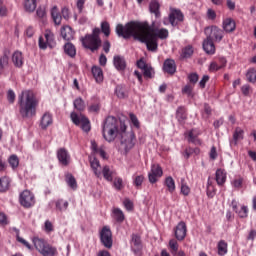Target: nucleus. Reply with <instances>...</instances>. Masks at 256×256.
<instances>
[{
  "mask_svg": "<svg viewBox=\"0 0 256 256\" xmlns=\"http://www.w3.org/2000/svg\"><path fill=\"white\" fill-rule=\"evenodd\" d=\"M152 31H155L149 22H139V21H130L123 24H118L116 26V35L118 37H123V39H137L141 43H145L148 51H157L159 44L157 43L156 37L151 34Z\"/></svg>",
  "mask_w": 256,
  "mask_h": 256,
  "instance_id": "nucleus-1",
  "label": "nucleus"
},
{
  "mask_svg": "<svg viewBox=\"0 0 256 256\" xmlns=\"http://www.w3.org/2000/svg\"><path fill=\"white\" fill-rule=\"evenodd\" d=\"M18 109L22 119H31L37 115V108L39 107V99L31 90L22 91L18 96Z\"/></svg>",
  "mask_w": 256,
  "mask_h": 256,
  "instance_id": "nucleus-2",
  "label": "nucleus"
},
{
  "mask_svg": "<svg viewBox=\"0 0 256 256\" xmlns=\"http://www.w3.org/2000/svg\"><path fill=\"white\" fill-rule=\"evenodd\" d=\"M125 131H127V125L114 116H108L102 124V136L108 143H113L117 136L123 135Z\"/></svg>",
  "mask_w": 256,
  "mask_h": 256,
  "instance_id": "nucleus-3",
  "label": "nucleus"
},
{
  "mask_svg": "<svg viewBox=\"0 0 256 256\" xmlns=\"http://www.w3.org/2000/svg\"><path fill=\"white\" fill-rule=\"evenodd\" d=\"M101 29L94 28L91 34H86L84 37L81 38V43L84 49H89L92 53L95 51H99L101 47Z\"/></svg>",
  "mask_w": 256,
  "mask_h": 256,
  "instance_id": "nucleus-4",
  "label": "nucleus"
},
{
  "mask_svg": "<svg viewBox=\"0 0 256 256\" xmlns=\"http://www.w3.org/2000/svg\"><path fill=\"white\" fill-rule=\"evenodd\" d=\"M33 245L41 255L43 256H55L57 255V248L51 246L45 239L34 237L32 238Z\"/></svg>",
  "mask_w": 256,
  "mask_h": 256,
  "instance_id": "nucleus-5",
  "label": "nucleus"
},
{
  "mask_svg": "<svg viewBox=\"0 0 256 256\" xmlns=\"http://www.w3.org/2000/svg\"><path fill=\"white\" fill-rule=\"evenodd\" d=\"M70 119L74 125L80 127L85 133H89V131H91V121H89L87 116L83 114L78 115L76 112H72L70 114Z\"/></svg>",
  "mask_w": 256,
  "mask_h": 256,
  "instance_id": "nucleus-6",
  "label": "nucleus"
},
{
  "mask_svg": "<svg viewBox=\"0 0 256 256\" xmlns=\"http://www.w3.org/2000/svg\"><path fill=\"white\" fill-rule=\"evenodd\" d=\"M19 203L24 209H31L35 205V195L29 190H24L19 196Z\"/></svg>",
  "mask_w": 256,
  "mask_h": 256,
  "instance_id": "nucleus-7",
  "label": "nucleus"
},
{
  "mask_svg": "<svg viewBox=\"0 0 256 256\" xmlns=\"http://www.w3.org/2000/svg\"><path fill=\"white\" fill-rule=\"evenodd\" d=\"M100 241L106 249H111L113 247V233L109 226H104L100 232Z\"/></svg>",
  "mask_w": 256,
  "mask_h": 256,
  "instance_id": "nucleus-8",
  "label": "nucleus"
},
{
  "mask_svg": "<svg viewBox=\"0 0 256 256\" xmlns=\"http://www.w3.org/2000/svg\"><path fill=\"white\" fill-rule=\"evenodd\" d=\"M210 32L207 36L208 39L215 41V43H221L223 41V37H225V31L218 26H211L206 28L205 32Z\"/></svg>",
  "mask_w": 256,
  "mask_h": 256,
  "instance_id": "nucleus-9",
  "label": "nucleus"
},
{
  "mask_svg": "<svg viewBox=\"0 0 256 256\" xmlns=\"http://www.w3.org/2000/svg\"><path fill=\"white\" fill-rule=\"evenodd\" d=\"M168 19L172 27H177L179 23H183L185 15H183L180 9L171 8Z\"/></svg>",
  "mask_w": 256,
  "mask_h": 256,
  "instance_id": "nucleus-10",
  "label": "nucleus"
},
{
  "mask_svg": "<svg viewBox=\"0 0 256 256\" xmlns=\"http://www.w3.org/2000/svg\"><path fill=\"white\" fill-rule=\"evenodd\" d=\"M163 177V168H161V165L159 164H152L151 165V170L148 173V181L152 185L157 183L159 179Z\"/></svg>",
  "mask_w": 256,
  "mask_h": 256,
  "instance_id": "nucleus-11",
  "label": "nucleus"
},
{
  "mask_svg": "<svg viewBox=\"0 0 256 256\" xmlns=\"http://www.w3.org/2000/svg\"><path fill=\"white\" fill-rule=\"evenodd\" d=\"M174 235L177 241H185L187 237V224L183 221L179 222L174 228Z\"/></svg>",
  "mask_w": 256,
  "mask_h": 256,
  "instance_id": "nucleus-12",
  "label": "nucleus"
},
{
  "mask_svg": "<svg viewBox=\"0 0 256 256\" xmlns=\"http://www.w3.org/2000/svg\"><path fill=\"white\" fill-rule=\"evenodd\" d=\"M57 159L61 165L64 167L69 166V163H71V155L69 154V151L65 148H60L57 151Z\"/></svg>",
  "mask_w": 256,
  "mask_h": 256,
  "instance_id": "nucleus-13",
  "label": "nucleus"
},
{
  "mask_svg": "<svg viewBox=\"0 0 256 256\" xmlns=\"http://www.w3.org/2000/svg\"><path fill=\"white\" fill-rule=\"evenodd\" d=\"M131 251L134 255L141 256V251H143V244L141 243V237L137 234L132 235Z\"/></svg>",
  "mask_w": 256,
  "mask_h": 256,
  "instance_id": "nucleus-14",
  "label": "nucleus"
},
{
  "mask_svg": "<svg viewBox=\"0 0 256 256\" xmlns=\"http://www.w3.org/2000/svg\"><path fill=\"white\" fill-rule=\"evenodd\" d=\"M232 209L233 211H235L238 214V217H240V219H247L249 217V207L242 205L237 206V201H232Z\"/></svg>",
  "mask_w": 256,
  "mask_h": 256,
  "instance_id": "nucleus-15",
  "label": "nucleus"
},
{
  "mask_svg": "<svg viewBox=\"0 0 256 256\" xmlns=\"http://www.w3.org/2000/svg\"><path fill=\"white\" fill-rule=\"evenodd\" d=\"M149 11L151 15L155 16V19H161V4L159 3V0L150 1Z\"/></svg>",
  "mask_w": 256,
  "mask_h": 256,
  "instance_id": "nucleus-16",
  "label": "nucleus"
},
{
  "mask_svg": "<svg viewBox=\"0 0 256 256\" xmlns=\"http://www.w3.org/2000/svg\"><path fill=\"white\" fill-rule=\"evenodd\" d=\"M222 29L225 33H233L237 29V24L233 18H225L222 22Z\"/></svg>",
  "mask_w": 256,
  "mask_h": 256,
  "instance_id": "nucleus-17",
  "label": "nucleus"
},
{
  "mask_svg": "<svg viewBox=\"0 0 256 256\" xmlns=\"http://www.w3.org/2000/svg\"><path fill=\"white\" fill-rule=\"evenodd\" d=\"M185 137H187L188 143H193V145H201V139H199V132L197 130L192 129L185 133Z\"/></svg>",
  "mask_w": 256,
  "mask_h": 256,
  "instance_id": "nucleus-18",
  "label": "nucleus"
},
{
  "mask_svg": "<svg viewBox=\"0 0 256 256\" xmlns=\"http://www.w3.org/2000/svg\"><path fill=\"white\" fill-rule=\"evenodd\" d=\"M163 70L165 73H168V75H175V72L177 71L175 60L166 59L163 64Z\"/></svg>",
  "mask_w": 256,
  "mask_h": 256,
  "instance_id": "nucleus-19",
  "label": "nucleus"
},
{
  "mask_svg": "<svg viewBox=\"0 0 256 256\" xmlns=\"http://www.w3.org/2000/svg\"><path fill=\"white\" fill-rule=\"evenodd\" d=\"M61 37L64 41H73L75 39V31H73L71 26H64L61 29Z\"/></svg>",
  "mask_w": 256,
  "mask_h": 256,
  "instance_id": "nucleus-20",
  "label": "nucleus"
},
{
  "mask_svg": "<svg viewBox=\"0 0 256 256\" xmlns=\"http://www.w3.org/2000/svg\"><path fill=\"white\" fill-rule=\"evenodd\" d=\"M202 47L205 51V53H207V55H215V43L213 42V40H211V38H206L203 41Z\"/></svg>",
  "mask_w": 256,
  "mask_h": 256,
  "instance_id": "nucleus-21",
  "label": "nucleus"
},
{
  "mask_svg": "<svg viewBox=\"0 0 256 256\" xmlns=\"http://www.w3.org/2000/svg\"><path fill=\"white\" fill-rule=\"evenodd\" d=\"M53 125V114L50 112H46L43 114L40 120L41 129H47V127Z\"/></svg>",
  "mask_w": 256,
  "mask_h": 256,
  "instance_id": "nucleus-22",
  "label": "nucleus"
},
{
  "mask_svg": "<svg viewBox=\"0 0 256 256\" xmlns=\"http://www.w3.org/2000/svg\"><path fill=\"white\" fill-rule=\"evenodd\" d=\"M113 63L117 71H125L127 69V61H125V57L123 56H114Z\"/></svg>",
  "mask_w": 256,
  "mask_h": 256,
  "instance_id": "nucleus-23",
  "label": "nucleus"
},
{
  "mask_svg": "<svg viewBox=\"0 0 256 256\" xmlns=\"http://www.w3.org/2000/svg\"><path fill=\"white\" fill-rule=\"evenodd\" d=\"M12 63L18 69H21V67H23V63H24L23 53L20 51H15L12 55Z\"/></svg>",
  "mask_w": 256,
  "mask_h": 256,
  "instance_id": "nucleus-24",
  "label": "nucleus"
},
{
  "mask_svg": "<svg viewBox=\"0 0 256 256\" xmlns=\"http://www.w3.org/2000/svg\"><path fill=\"white\" fill-rule=\"evenodd\" d=\"M90 167L95 175V177H101V163L97 158H90Z\"/></svg>",
  "mask_w": 256,
  "mask_h": 256,
  "instance_id": "nucleus-25",
  "label": "nucleus"
},
{
  "mask_svg": "<svg viewBox=\"0 0 256 256\" xmlns=\"http://www.w3.org/2000/svg\"><path fill=\"white\" fill-rule=\"evenodd\" d=\"M195 53V48L193 45H187L182 48L180 53L181 59H191L193 57V54Z\"/></svg>",
  "mask_w": 256,
  "mask_h": 256,
  "instance_id": "nucleus-26",
  "label": "nucleus"
},
{
  "mask_svg": "<svg viewBox=\"0 0 256 256\" xmlns=\"http://www.w3.org/2000/svg\"><path fill=\"white\" fill-rule=\"evenodd\" d=\"M176 119L180 125H184L185 121L187 120V110L185 107L180 106L176 110Z\"/></svg>",
  "mask_w": 256,
  "mask_h": 256,
  "instance_id": "nucleus-27",
  "label": "nucleus"
},
{
  "mask_svg": "<svg viewBox=\"0 0 256 256\" xmlns=\"http://www.w3.org/2000/svg\"><path fill=\"white\" fill-rule=\"evenodd\" d=\"M225 181H227V173H225V170L223 169H218L216 171L217 185H219L220 187H223V185H225Z\"/></svg>",
  "mask_w": 256,
  "mask_h": 256,
  "instance_id": "nucleus-28",
  "label": "nucleus"
},
{
  "mask_svg": "<svg viewBox=\"0 0 256 256\" xmlns=\"http://www.w3.org/2000/svg\"><path fill=\"white\" fill-rule=\"evenodd\" d=\"M151 35L156 39H167V37H169V30L165 28L154 29V31L151 32Z\"/></svg>",
  "mask_w": 256,
  "mask_h": 256,
  "instance_id": "nucleus-29",
  "label": "nucleus"
},
{
  "mask_svg": "<svg viewBox=\"0 0 256 256\" xmlns=\"http://www.w3.org/2000/svg\"><path fill=\"white\" fill-rule=\"evenodd\" d=\"M91 71L96 83H102L103 69H101V67L99 66H93Z\"/></svg>",
  "mask_w": 256,
  "mask_h": 256,
  "instance_id": "nucleus-30",
  "label": "nucleus"
},
{
  "mask_svg": "<svg viewBox=\"0 0 256 256\" xmlns=\"http://www.w3.org/2000/svg\"><path fill=\"white\" fill-rule=\"evenodd\" d=\"M64 53L68 55V57H71L72 59L77 55V48H75V45L71 42H67L64 45Z\"/></svg>",
  "mask_w": 256,
  "mask_h": 256,
  "instance_id": "nucleus-31",
  "label": "nucleus"
},
{
  "mask_svg": "<svg viewBox=\"0 0 256 256\" xmlns=\"http://www.w3.org/2000/svg\"><path fill=\"white\" fill-rule=\"evenodd\" d=\"M101 175H103L104 179L106 181H113V175H115V171L111 170V168H109L108 165L104 166L102 171H101Z\"/></svg>",
  "mask_w": 256,
  "mask_h": 256,
  "instance_id": "nucleus-32",
  "label": "nucleus"
},
{
  "mask_svg": "<svg viewBox=\"0 0 256 256\" xmlns=\"http://www.w3.org/2000/svg\"><path fill=\"white\" fill-rule=\"evenodd\" d=\"M11 178L9 176H4L1 179V193H7L11 189Z\"/></svg>",
  "mask_w": 256,
  "mask_h": 256,
  "instance_id": "nucleus-33",
  "label": "nucleus"
},
{
  "mask_svg": "<svg viewBox=\"0 0 256 256\" xmlns=\"http://www.w3.org/2000/svg\"><path fill=\"white\" fill-rule=\"evenodd\" d=\"M24 9L27 13H33L37 9V0H24Z\"/></svg>",
  "mask_w": 256,
  "mask_h": 256,
  "instance_id": "nucleus-34",
  "label": "nucleus"
},
{
  "mask_svg": "<svg viewBox=\"0 0 256 256\" xmlns=\"http://www.w3.org/2000/svg\"><path fill=\"white\" fill-rule=\"evenodd\" d=\"M44 38L46 39L48 47H51V49H53V47H55V35L53 34V32H51L50 30H46L44 33Z\"/></svg>",
  "mask_w": 256,
  "mask_h": 256,
  "instance_id": "nucleus-35",
  "label": "nucleus"
},
{
  "mask_svg": "<svg viewBox=\"0 0 256 256\" xmlns=\"http://www.w3.org/2000/svg\"><path fill=\"white\" fill-rule=\"evenodd\" d=\"M180 193L184 195V197H189L191 193V188L187 185L185 178H181L180 180Z\"/></svg>",
  "mask_w": 256,
  "mask_h": 256,
  "instance_id": "nucleus-36",
  "label": "nucleus"
},
{
  "mask_svg": "<svg viewBox=\"0 0 256 256\" xmlns=\"http://www.w3.org/2000/svg\"><path fill=\"white\" fill-rule=\"evenodd\" d=\"M244 135H245V131L241 129V127H236L233 133L234 145H237L239 141H242Z\"/></svg>",
  "mask_w": 256,
  "mask_h": 256,
  "instance_id": "nucleus-37",
  "label": "nucleus"
},
{
  "mask_svg": "<svg viewBox=\"0 0 256 256\" xmlns=\"http://www.w3.org/2000/svg\"><path fill=\"white\" fill-rule=\"evenodd\" d=\"M51 17H52L53 22L55 23V25H61L62 16L59 13V9L57 8V6H54L52 8Z\"/></svg>",
  "mask_w": 256,
  "mask_h": 256,
  "instance_id": "nucleus-38",
  "label": "nucleus"
},
{
  "mask_svg": "<svg viewBox=\"0 0 256 256\" xmlns=\"http://www.w3.org/2000/svg\"><path fill=\"white\" fill-rule=\"evenodd\" d=\"M113 218L115 221H117V223H123L125 221V214L123 213V210L120 208H114Z\"/></svg>",
  "mask_w": 256,
  "mask_h": 256,
  "instance_id": "nucleus-39",
  "label": "nucleus"
},
{
  "mask_svg": "<svg viewBox=\"0 0 256 256\" xmlns=\"http://www.w3.org/2000/svg\"><path fill=\"white\" fill-rule=\"evenodd\" d=\"M65 180L70 189H73L74 191L75 189H77V180L75 179V176H73V174H66Z\"/></svg>",
  "mask_w": 256,
  "mask_h": 256,
  "instance_id": "nucleus-40",
  "label": "nucleus"
},
{
  "mask_svg": "<svg viewBox=\"0 0 256 256\" xmlns=\"http://www.w3.org/2000/svg\"><path fill=\"white\" fill-rule=\"evenodd\" d=\"M135 143H137V137L135 136L134 132H131L129 135V139L126 142L125 151H131V149L135 147Z\"/></svg>",
  "mask_w": 256,
  "mask_h": 256,
  "instance_id": "nucleus-41",
  "label": "nucleus"
},
{
  "mask_svg": "<svg viewBox=\"0 0 256 256\" xmlns=\"http://www.w3.org/2000/svg\"><path fill=\"white\" fill-rule=\"evenodd\" d=\"M164 185L167 187L169 193H175V180L173 179V177L168 176L166 177L165 181H164Z\"/></svg>",
  "mask_w": 256,
  "mask_h": 256,
  "instance_id": "nucleus-42",
  "label": "nucleus"
},
{
  "mask_svg": "<svg viewBox=\"0 0 256 256\" xmlns=\"http://www.w3.org/2000/svg\"><path fill=\"white\" fill-rule=\"evenodd\" d=\"M179 240L176 239H170L168 243V249L171 253V255H175L177 251H179Z\"/></svg>",
  "mask_w": 256,
  "mask_h": 256,
  "instance_id": "nucleus-43",
  "label": "nucleus"
},
{
  "mask_svg": "<svg viewBox=\"0 0 256 256\" xmlns=\"http://www.w3.org/2000/svg\"><path fill=\"white\" fill-rule=\"evenodd\" d=\"M227 247H228V244L226 243L225 240H220L218 242V245H217V249H218V255H227Z\"/></svg>",
  "mask_w": 256,
  "mask_h": 256,
  "instance_id": "nucleus-44",
  "label": "nucleus"
},
{
  "mask_svg": "<svg viewBox=\"0 0 256 256\" xmlns=\"http://www.w3.org/2000/svg\"><path fill=\"white\" fill-rule=\"evenodd\" d=\"M74 109H76V111H79L80 113L85 111V101H83V98H76L74 100Z\"/></svg>",
  "mask_w": 256,
  "mask_h": 256,
  "instance_id": "nucleus-45",
  "label": "nucleus"
},
{
  "mask_svg": "<svg viewBox=\"0 0 256 256\" xmlns=\"http://www.w3.org/2000/svg\"><path fill=\"white\" fill-rule=\"evenodd\" d=\"M89 113H99L101 111V103L97 98H94V102L88 107Z\"/></svg>",
  "mask_w": 256,
  "mask_h": 256,
  "instance_id": "nucleus-46",
  "label": "nucleus"
},
{
  "mask_svg": "<svg viewBox=\"0 0 256 256\" xmlns=\"http://www.w3.org/2000/svg\"><path fill=\"white\" fill-rule=\"evenodd\" d=\"M142 71L145 79H153V77H155V69H153L151 64H149L148 67L144 68Z\"/></svg>",
  "mask_w": 256,
  "mask_h": 256,
  "instance_id": "nucleus-47",
  "label": "nucleus"
},
{
  "mask_svg": "<svg viewBox=\"0 0 256 256\" xmlns=\"http://www.w3.org/2000/svg\"><path fill=\"white\" fill-rule=\"evenodd\" d=\"M246 80L248 83L256 82V68H250L246 72Z\"/></svg>",
  "mask_w": 256,
  "mask_h": 256,
  "instance_id": "nucleus-48",
  "label": "nucleus"
},
{
  "mask_svg": "<svg viewBox=\"0 0 256 256\" xmlns=\"http://www.w3.org/2000/svg\"><path fill=\"white\" fill-rule=\"evenodd\" d=\"M56 205V209H58V211H67V208L69 207V202L63 200V199H59L55 202Z\"/></svg>",
  "mask_w": 256,
  "mask_h": 256,
  "instance_id": "nucleus-49",
  "label": "nucleus"
},
{
  "mask_svg": "<svg viewBox=\"0 0 256 256\" xmlns=\"http://www.w3.org/2000/svg\"><path fill=\"white\" fill-rule=\"evenodd\" d=\"M104 33V35L106 37H109V35H111V26L109 25V22L107 21H103L101 23V30H100V33Z\"/></svg>",
  "mask_w": 256,
  "mask_h": 256,
  "instance_id": "nucleus-50",
  "label": "nucleus"
},
{
  "mask_svg": "<svg viewBox=\"0 0 256 256\" xmlns=\"http://www.w3.org/2000/svg\"><path fill=\"white\" fill-rule=\"evenodd\" d=\"M11 57V51L9 49H5L3 51V57H2V67H6V65H9V58Z\"/></svg>",
  "mask_w": 256,
  "mask_h": 256,
  "instance_id": "nucleus-51",
  "label": "nucleus"
},
{
  "mask_svg": "<svg viewBox=\"0 0 256 256\" xmlns=\"http://www.w3.org/2000/svg\"><path fill=\"white\" fill-rule=\"evenodd\" d=\"M143 181H145V176L143 175L136 176L133 180L134 187H136L137 189H141V187H143Z\"/></svg>",
  "mask_w": 256,
  "mask_h": 256,
  "instance_id": "nucleus-52",
  "label": "nucleus"
},
{
  "mask_svg": "<svg viewBox=\"0 0 256 256\" xmlns=\"http://www.w3.org/2000/svg\"><path fill=\"white\" fill-rule=\"evenodd\" d=\"M8 163L12 169H17L19 167V157H17V155H11L8 159Z\"/></svg>",
  "mask_w": 256,
  "mask_h": 256,
  "instance_id": "nucleus-53",
  "label": "nucleus"
},
{
  "mask_svg": "<svg viewBox=\"0 0 256 256\" xmlns=\"http://www.w3.org/2000/svg\"><path fill=\"white\" fill-rule=\"evenodd\" d=\"M36 15L38 19L45 21V19H47V11L45 10V7H38Z\"/></svg>",
  "mask_w": 256,
  "mask_h": 256,
  "instance_id": "nucleus-54",
  "label": "nucleus"
},
{
  "mask_svg": "<svg viewBox=\"0 0 256 256\" xmlns=\"http://www.w3.org/2000/svg\"><path fill=\"white\" fill-rule=\"evenodd\" d=\"M115 93L118 99H125V97H127V93L125 92L123 86H117L115 89Z\"/></svg>",
  "mask_w": 256,
  "mask_h": 256,
  "instance_id": "nucleus-55",
  "label": "nucleus"
},
{
  "mask_svg": "<svg viewBox=\"0 0 256 256\" xmlns=\"http://www.w3.org/2000/svg\"><path fill=\"white\" fill-rule=\"evenodd\" d=\"M113 186L115 187L116 191H121L123 189V178L116 177L114 178Z\"/></svg>",
  "mask_w": 256,
  "mask_h": 256,
  "instance_id": "nucleus-56",
  "label": "nucleus"
},
{
  "mask_svg": "<svg viewBox=\"0 0 256 256\" xmlns=\"http://www.w3.org/2000/svg\"><path fill=\"white\" fill-rule=\"evenodd\" d=\"M16 240L18 241V243H21L22 245H24V247H26L27 249H32L31 244H29V242H27V240H25L21 236H19V230H17V232H16Z\"/></svg>",
  "mask_w": 256,
  "mask_h": 256,
  "instance_id": "nucleus-57",
  "label": "nucleus"
},
{
  "mask_svg": "<svg viewBox=\"0 0 256 256\" xmlns=\"http://www.w3.org/2000/svg\"><path fill=\"white\" fill-rule=\"evenodd\" d=\"M129 117H130V121H131L132 125L134 127H136V129H139L140 123H139V119L137 118V116L133 113H130Z\"/></svg>",
  "mask_w": 256,
  "mask_h": 256,
  "instance_id": "nucleus-58",
  "label": "nucleus"
},
{
  "mask_svg": "<svg viewBox=\"0 0 256 256\" xmlns=\"http://www.w3.org/2000/svg\"><path fill=\"white\" fill-rule=\"evenodd\" d=\"M207 197L210 199H213L215 197V189L213 188V185H211V182L208 181V186H207Z\"/></svg>",
  "mask_w": 256,
  "mask_h": 256,
  "instance_id": "nucleus-59",
  "label": "nucleus"
},
{
  "mask_svg": "<svg viewBox=\"0 0 256 256\" xmlns=\"http://www.w3.org/2000/svg\"><path fill=\"white\" fill-rule=\"evenodd\" d=\"M182 93H184V95H187L188 97H192V95H193V86H191L190 84H187L182 89Z\"/></svg>",
  "mask_w": 256,
  "mask_h": 256,
  "instance_id": "nucleus-60",
  "label": "nucleus"
},
{
  "mask_svg": "<svg viewBox=\"0 0 256 256\" xmlns=\"http://www.w3.org/2000/svg\"><path fill=\"white\" fill-rule=\"evenodd\" d=\"M241 92L244 97H249L251 93V86L249 84H245L241 87Z\"/></svg>",
  "mask_w": 256,
  "mask_h": 256,
  "instance_id": "nucleus-61",
  "label": "nucleus"
},
{
  "mask_svg": "<svg viewBox=\"0 0 256 256\" xmlns=\"http://www.w3.org/2000/svg\"><path fill=\"white\" fill-rule=\"evenodd\" d=\"M38 45L40 49H47V47H49V44H47V40L43 36L39 37Z\"/></svg>",
  "mask_w": 256,
  "mask_h": 256,
  "instance_id": "nucleus-62",
  "label": "nucleus"
},
{
  "mask_svg": "<svg viewBox=\"0 0 256 256\" xmlns=\"http://www.w3.org/2000/svg\"><path fill=\"white\" fill-rule=\"evenodd\" d=\"M188 80L190 81V83H192V85H195V83L199 81V75H197V73H191L188 76Z\"/></svg>",
  "mask_w": 256,
  "mask_h": 256,
  "instance_id": "nucleus-63",
  "label": "nucleus"
},
{
  "mask_svg": "<svg viewBox=\"0 0 256 256\" xmlns=\"http://www.w3.org/2000/svg\"><path fill=\"white\" fill-rule=\"evenodd\" d=\"M15 92L13 90H9L7 92V99L9 103H15Z\"/></svg>",
  "mask_w": 256,
  "mask_h": 256,
  "instance_id": "nucleus-64",
  "label": "nucleus"
}]
</instances>
